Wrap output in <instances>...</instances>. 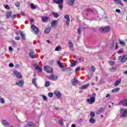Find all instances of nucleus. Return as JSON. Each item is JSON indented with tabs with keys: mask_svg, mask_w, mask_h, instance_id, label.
Masks as SVG:
<instances>
[{
	"mask_svg": "<svg viewBox=\"0 0 127 127\" xmlns=\"http://www.w3.org/2000/svg\"><path fill=\"white\" fill-rule=\"evenodd\" d=\"M120 90H121V88H120L119 87L116 88H114V89H113L112 90V93H117V92H119V91H120Z\"/></svg>",
	"mask_w": 127,
	"mask_h": 127,
	"instance_id": "72a5a7b5",
	"label": "nucleus"
},
{
	"mask_svg": "<svg viewBox=\"0 0 127 127\" xmlns=\"http://www.w3.org/2000/svg\"><path fill=\"white\" fill-rule=\"evenodd\" d=\"M116 11L118 12V13H121V10L120 9H116Z\"/></svg>",
	"mask_w": 127,
	"mask_h": 127,
	"instance_id": "052dcab7",
	"label": "nucleus"
},
{
	"mask_svg": "<svg viewBox=\"0 0 127 127\" xmlns=\"http://www.w3.org/2000/svg\"><path fill=\"white\" fill-rule=\"evenodd\" d=\"M119 42L122 46H126V43L125 42V41H122L121 39H119Z\"/></svg>",
	"mask_w": 127,
	"mask_h": 127,
	"instance_id": "c85d7f7f",
	"label": "nucleus"
},
{
	"mask_svg": "<svg viewBox=\"0 0 127 127\" xmlns=\"http://www.w3.org/2000/svg\"><path fill=\"white\" fill-rule=\"evenodd\" d=\"M54 94L56 96L58 99H60L62 96V94L60 93V91L56 90L54 92Z\"/></svg>",
	"mask_w": 127,
	"mask_h": 127,
	"instance_id": "9b49d317",
	"label": "nucleus"
},
{
	"mask_svg": "<svg viewBox=\"0 0 127 127\" xmlns=\"http://www.w3.org/2000/svg\"><path fill=\"white\" fill-rule=\"evenodd\" d=\"M96 100V98L95 97H91L90 99H87V102L88 104H92L95 103V100Z\"/></svg>",
	"mask_w": 127,
	"mask_h": 127,
	"instance_id": "9d476101",
	"label": "nucleus"
},
{
	"mask_svg": "<svg viewBox=\"0 0 127 127\" xmlns=\"http://www.w3.org/2000/svg\"><path fill=\"white\" fill-rule=\"evenodd\" d=\"M119 105L124 107H127V99H123L119 102Z\"/></svg>",
	"mask_w": 127,
	"mask_h": 127,
	"instance_id": "6e6552de",
	"label": "nucleus"
},
{
	"mask_svg": "<svg viewBox=\"0 0 127 127\" xmlns=\"http://www.w3.org/2000/svg\"><path fill=\"white\" fill-rule=\"evenodd\" d=\"M103 83H104V80H103V78H101L99 81V84L101 85V84H103Z\"/></svg>",
	"mask_w": 127,
	"mask_h": 127,
	"instance_id": "bf43d9fd",
	"label": "nucleus"
},
{
	"mask_svg": "<svg viewBox=\"0 0 127 127\" xmlns=\"http://www.w3.org/2000/svg\"><path fill=\"white\" fill-rule=\"evenodd\" d=\"M58 24V20H54L51 22V26L52 27H53V26H55V25H57Z\"/></svg>",
	"mask_w": 127,
	"mask_h": 127,
	"instance_id": "6ab92c4d",
	"label": "nucleus"
},
{
	"mask_svg": "<svg viewBox=\"0 0 127 127\" xmlns=\"http://www.w3.org/2000/svg\"><path fill=\"white\" fill-rule=\"evenodd\" d=\"M102 113H105V108L101 107L96 112V115H101Z\"/></svg>",
	"mask_w": 127,
	"mask_h": 127,
	"instance_id": "4468645a",
	"label": "nucleus"
},
{
	"mask_svg": "<svg viewBox=\"0 0 127 127\" xmlns=\"http://www.w3.org/2000/svg\"><path fill=\"white\" fill-rule=\"evenodd\" d=\"M80 69H81V67H80V66L77 67L75 69V73H77V72H78V71H79V70H80Z\"/></svg>",
	"mask_w": 127,
	"mask_h": 127,
	"instance_id": "603ef678",
	"label": "nucleus"
},
{
	"mask_svg": "<svg viewBox=\"0 0 127 127\" xmlns=\"http://www.w3.org/2000/svg\"><path fill=\"white\" fill-rule=\"evenodd\" d=\"M45 86V87H49V86H50V82L49 81L46 82Z\"/></svg>",
	"mask_w": 127,
	"mask_h": 127,
	"instance_id": "ea45409f",
	"label": "nucleus"
},
{
	"mask_svg": "<svg viewBox=\"0 0 127 127\" xmlns=\"http://www.w3.org/2000/svg\"><path fill=\"white\" fill-rule=\"evenodd\" d=\"M91 70L92 72H95L96 71V67L94 66H91Z\"/></svg>",
	"mask_w": 127,
	"mask_h": 127,
	"instance_id": "a19ab883",
	"label": "nucleus"
},
{
	"mask_svg": "<svg viewBox=\"0 0 127 127\" xmlns=\"http://www.w3.org/2000/svg\"><path fill=\"white\" fill-rule=\"evenodd\" d=\"M36 80L37 79L36 78H34L32 79V83L33 84V85H35V86L37 88L38 87V86H37V83H36Z\"/></svg>",
	"mask_w": 127,
	"mask_h": 127,
	"instance_id": "bb28decb",
	"label": "nucleus"
},
{
	"mask_svg": "<svg viewBox=\"0 0 127 127\" xmlns=\"http://www.w3.org/2000/svg\"><path fill=\"white\" fill-rule=\"evenodd\" d=\"M110 71L111 72H116L117 71V66H112L110 69Z\"/></svg>",
	"mask_w": 127,
	"mask_h": 127,
	"instance_id": "473e14b6",
	"label": "nucleus"
},
{
	"mask_svg": "<svg viewBox=\"0 0 127 127\" xmlns=\"http://www.w3.org/2000/svg\"><path fill=\"white\" fill-rule=\"evenodd\" d=\"M2 124L3 125V126H4V127H8V126H9L8 122H7L5 120L2 121Z\"/></svg>",
	"mask_w": 127,
	"mask_h": 127,
	"instance_id": "393cba45",
	"label": "nucleus"
},
{
	"mask_svg": "<svg viewBox=\"0 0 127 127\" xmlns=\"http://www.w3.org/2000/svg\"><path fill=\"white\" fill-rule=\"evenodd\" d=\"M52 14L56 18H58V17L60 16L59 14L54 12H52Z\"/></svg>",
	"mask_w": 127,
	"mask_h": 127,
	"instance_id": "f704fd0d",
	"label": "nucleus"
},
{
	"mask_svg": "<svg viewBox=\"0 0 127 127\" xmlns=\"http://www.w3.org/2000/svg\"><path fill=\"white\" fill-rule=\"evenodd\" d=\"M110 97H111V94H108L106 96V98H110Z\"/></svg>",
	"mask_w": 127,
	"mask_h": 127,
	"instance_id": "69168bd1",
	"label": "nucleus"
},
{
	"mask_svg": "<svg viewBox=\"0 0 127 127\" xmlns=\"http://www.w3.org/2000/svg\"><path fill=\"white\" fill-rule=\"evenodd\" d=\"M14 74L16 76L17 79H22V74L18 71L14 70Z\"/></svg>",
	"mask_w": 127,
	"mask_h": 127,
	"instance_id": "20e7f679",
	"label": "nucleus"
},
{
	"mask_svg": "<svg viewBox=\"0 0 127 127\" xmlns=\"http://www.w3.org/2000/svg\"><path fill=\"white\" fill-rule=\"evenodd\" d=\"M111 29V27L110 26H107L104 28H100L99 31L101 33H106V32H109Z\"/></svg>",
	"mask_w": 127,
	"mask_h": 127,
	"instance_id": "f257e3e1",
	"label": "nucleus"
},
{
	"mask_svg": "<svg viewBox=\"0 0 127 127\" xmlns=\"http://www.w3.org/2000/svg\"><path fill=\"white\" fill-rule=\"evenodd\" d=\"M90 117L91 118H94L95 117V112H91L90 113Z\"/></svg>",
	"mask_w": 127,
	"mask_h": 127,
	"instance_id": "79ce46f5",
	"label": "nucleus"
},
{
	"mask_svg": "<svg viewBox=\"0 0 127 127\" xmlns=\"http://www.w3.org/2000/svg\"><path fill=\"white\" fill-rule=\"evenodd\" d=\"M19 34H20L21 37L23 40H25V35H24L22 31H19Z\"/></svg>",
	"mask_w": 127,
	"mask_h": 127,
	"instance_id": "4be33fe9",
	"label": "nucleus"
},
{
	"mask_svg": "<svg viewBox=\"0 0 127 127\" xmlns=\"http://www.w3.org/2000/svg\"><path fill=\"white\" fill-rule=\"evenodd\" d=\"M30 6L32 9H35V8H36V6H35L33 3L30 4Z\"/></svg>",
	"mask_w": 127,
	"mask_h": 127,
	"instance_id": "4c0bfd02",
	"label": "nucleus"
},
{
	"mask_svg": "<svg viewBox=\"0 0 127 127\" xmlns=\"http://www.w3.org/2000/svg\"><path fill=\"white\" fill-rule=\"evenodd\" d=\"M85 11H86V12H93V11H94V10L91 9V8H86L85 9Z\"/></svg>",
	"mask_w": 127,
	"mask_h": 127,
	"instance_id": "2f4dec72",
	"label": "nucleus"
},
{
	"mask_svg": "<svg viewBox=\"0 0 127 127\" xmlns=\"http://www.w3.org/2000/svg\"><path fill=\"white\" fill-rule=\"evenodd\" d=\"M54 2L55 3H59V4H62L63 3L64 0H53Z\"/></svg>",
	"mask_w": 127,
	"mask_h": 127,
	"instance_id": "412c9836",
	"label": "nucleus"
},
{
	"mask_svg": "<svg viewBox=\"0 0 127 127\" xmlns=\"http://www.w3.org/2000/svg\"><path fill=\"white\" fill-rule=\"evenodd\" d=\"M9 51H12V50H13V49H12V47H9Z\"/></svg>",
	"mask_w": 127,
	"mask_h": 127,
	"instance_id": "338daca9",
	"label": "nucleus"
},
{
	"mask_svg": "<svg viewBox=\"0 0 127 127\" xmlns=\"http://www.w3.org/2000/svg\"><path fill=\"white\" fill-rule=\"evenodd\" d=\"M5 8H6V9H10V7L9 6V5L6 4L5 6Z\"/></svg>",
	"mask_w": 127,
	"mask_h": 127,
	"instance_id": "13d9d810",
	"label": "nucleus"
},
{
	"mask_svg": "<svg viewBox=\"0 0 127 127\" xmlns=\"http://www.w3.org/2000/svg\"><path fill=\"white\" fill-rule=\"evenodd\" d=\"M114 1L117 4H121L122 6H124V4L122 2V1L121 0H114Z\"/></svg>",
	"mask_w": 127,
	"mask_h": 127,
	"instance_id": "b1692460",
	"label": "nucleus"
},
{
	"mask_svg": "<svg viewBox=\"0 0 127 127\" xmlns=\"http://www.w3.org/2000/svg\"><path fill=\"white\" fill-rule=\"evenodd\" d=\"M81 27H79L77 29V33L78 34H81Z\"/></svg>",
	"mask_w": 127,
	"mask_h": 127,
	"instance_id": "c03bdc74",
	"label": "nucleus"
},
{
	"mask_svg": "<svg viewBox=\"0 0 127 127\" xmlns=\"http://www.w3.org/2000/svg\"><path fill=\"white\" fill-rule=\"evenodd\" d=\"M57 64L60 67V68H62V69H63L64 68V66L62 64V63H61V61L60 60L57 61Z\"/></svg>",
	"mask_w": 127,
	"mask_h": 127,
	"instance_id": "aec40b11",
	"label": "nucleus"
},
{
	"mask_svg": "<svg viewBox=\"0 0 127 127\" xmlns=\"http://www.w3.org/2000/svg\"><path fill=\"white\" fill-rule=\"evenodd\" d=\"M59 7L60 9H61V10L63 9V5L60 4L59 5Z\"/></svg>",
	"mask_w": 127,
	"mask_h": 127,
	"instance_id": "4d7b16f0",
	"label": "nucleus"
},
{
	"mask_svg": "<svg viewBox=\"0 0 127 127\" xmlns=\"http://www.w3.org/2000/svg\"><path fill=\"white\" fill-rule=\"evenodd\" d=\"M15 5L17 6V7H19V6L20 5V3L19 2H15Z\"/></svg>",
	"mask_w": 127,
	"mask_h": 127,
	"instance_id": "a18cd8bd",
	"label": "nucleus"
},
{
	"mask_svg": "<svg viewBox=\"0 0 127 127\" xmlns=\"http://www.w3.org/2000/svg\"><path fill=\"white\" fill-rule=\"evenodd\" d=\"M35 70H38L39 72H40V73L42 72V68L39 66V65H37L35 67Z\"/></svg>",
	"mask_w": 127,
	"mask_h": 127,
	"instance_id": "7c9ffc66",
	"label": "nucleus"
},
{
	"mask_svg": "<svg viewBox=\"0 0 127 127\" xmlns=\"http://www.w3.org/2000/svg\"><path fill=\"white\" fill-rule=\"evenodd\" d=\"M12 45H13L14 47H15V46L17 45V44H16V43L15 41H13L12 43Z\"/></svg>",
	"mask_w": 127,
	"mask_h": 127,
	"instance_id": "864d4df0",
	"label": "nucleus"
},
{
	"mask_svg": "<svg viewBox=\"0 0 127 127\" xmlns=\"http://www.w3.org/2000/svg\"><path fill=\"white\" fill-rule=\"evenodd\" d=\"M51 31V27H49L45 29V30L44 31V33H45V34H48V33H50Z\"/></svg>",
	"mask_w": 127,
	"mask_h": 127,
	"instance_id": "f3484780",
	"label": "nucleus"
},
{
	"mask_svg": "<svg viewBox=\"0 0 127 127\" xmlns=\"http://www.w3.org/2000/svg\"><path fill=\"white\" fill-rule=\"evenodd\" d=\"M68 45L70 48H72V47H73V43L71 42H69Z\"/></svg>",
	"mask_w": 127,
	"mask_h": 127,
	"instance_id": "49530a36",
	"label": "nucleus"
},
{
	"mask_svg": "<svg viewBox=\"0 0 127 127\" xmlns=\"http://www.w3.org/2000/svg\"><path fill=\"white\" fill-rule=\"evenodd\" d=\"M60 49H62V47H61V46H58L56 47L55 49V51H59Z\"/></svg>",
	"mask_w": 127,
	"mask_h": 127,
	"instance_id": "58836bf2",
	"label": "nucleus"
},
{
	"mask_svg": "<svg viewBox=\"0 0 127 127\" xmlns=\"http://www.w3.org/2000/svg\"><path fill=\"white\" fill-rule=\"evenodd\" d=\"M89 86H90L89 84H86L80 87V89H82V90H86V89H87Z\"/></svg>",
	"mask_w": 127,
	"mask_h": 127,
	"instance_id": "a878e982",
	"label": "nucleus"
},
{
	"mask_svg": "<svg viewBox=\"0 0 127 127\" xmlns=\"http://www.w3.org/2000/svg\"><path fill=\"white\" fill-rule=\"evenodd\" d=\"M15 40H19L20 39V37L17 36L15 37Z\"/></svg>",
	"mask_w": 127,
	"mask_h": 127,
	"instance_id": "e2e57ef3",
	"label": "nucleus"
},
{
	"mask_svg": "<svg viewBox=\"0 0 127 127\" xmlns=\"http://www.w3.org/2000/svg\"><path fill=\"white\" fill-rule=\"evenodd\" d=\"M0 103L1 104H4V99L3 98H0Z\"/></svg>",
	"mask_w": 127,
	"mask_h": 127,
	"instance_id": "8fccbe9b",
	"label": "nucleus"
},
{
	"mask_svg": "<svg viewBox=\"0 0 127 127\" xmlns=\"http://www.w3.org/2000/svg\"><path fill=\"white\" fill-rule=\"evenodd\" d=\"M23 84H24V81L22 80H20L18 82H16L15 83V85L19 87H22V86H23Z\"/></svg>",
	"mask_w": 127,
	"mask_h": 127,
	"instance_id": "f8f14e48",
	"label": "nucleus"
},
{
	"mask_svg": "<svg viewBox=\"0 0 127 127\" xmlns=\"http://www.w3.org/2000/svg\"><path fill=\"white\" fill-rule=\"evenodd\" d=\"M64 18L66 19V23L67 26H69V23H70V17L69 16V15L65 14L64 15Z\"/></svg>",
	"mask_w": 127,
	"mask_h": 127,
	"instance_id": "ddd939ff",
	"label": "nucleus"
},
{
	"mask_svg": "<svg viewBox=\"0 0 127 127\" xmlns=\"http://www.w3.org/2000/svg\"><path fill=\"white\" fill-rule=\"evenodd\" d=\"M78 84V79H77V78H74L73 79V81H72V85L73 86H75V85Z\"/></svg>",
	"mask_w": 127,
	"mask_h": 127,
	"instance_id": "c756f323",
	"label": "nucleus"
},
{
	"mask_svg": "<svg viewBox=\"0 0 127 127\" xmlns=\"http://www.w3.org/2000/svg\"><path fill=\"white\" fill-rule=\"evenodd\" d=\"M48 96H49V97H50V98H52V97H53V93L49 92L48 93Z\"/></svg>",
	"mask_w": 127,
	"mask_h": 127,
	"instance_id": "de8ad7c7",
	"label": "nucleus"
},
{
	"mask_svg": "<svg viewBox=\"0 0 127 127\" xmlns=\"http://www.w3.org/2000/svg\"><path fill=\"white\" fill-rule=\"evenodd\" d=\"M119 48V45H118V43H116L115 49L117 50Z\"/></svg>",
	"mask_w": 127,
	"mask_h": 127,
	"instance_id": "0e129e2a",
	"label": "nucleus"
},
{
	"mask_svg": "<svg viewBox=\"0 0 127 127\" xmlns=\"http://www.w3.org/2000/svg\"><path fill=\"white\" fill-rule=\"evenodd\" d=\"M9 67H11V68H13V67H14V64H13L12 63H11L9 64Z\"/></svg>",
	"mask_w": 127,
	"mask_h": 127,
	"instance_id": "5fc2aeb1",
	"label": "nucleus"
},
{
	"mask_svg": "<svg viewBox=\"0 0 127 127\" xmlns=\"http://www.w3.org/2000/svg\"><path fill=\"white\" fill-rule=\"evenodd\" d=\"M15 67L16 68H19V64H16Z\"/></svg>",
	"mask_w": 127,
	"mask_h": 127,
	"instance_id": "774afa93",
	"label": "nucleus"
},
{
	"mask_svg": "<svg viewBox=\"0 0 127 127\" xmlns=\"http://www.w3.org/2000/svg\"><path fill=\"white\" fill-rule=\"evenodd\" d=\"M122 82V78H119L114 84V86L116 87L117 86H119V84H121Z\"/></svg>",
	"mask_w": 127,
	"mask_h": 127,
	"instance_id": "dca6fc26",
	"label": "nucleus"
},
{
	"mask_svg": "<svg viewBox=\"0 0 127 127\" xmlns=\"http://www.w3.org/2000/svg\"><path fill=\"white\" fill-rule=\"evenodd\" d=\"M31 28L35 32V34H38L39 33V29L35 25H31Z\"/></svg>",
	"mask_w": 127,
	"mask_h": 127,
	"instance_id": "0eeeda50",
	"label": "nucleus"
},
{
	"mask_svg": "<svg viewBox=\"0 0 127 127\" xmlns=\"http://www.w3.org/2000/svg\"><path fill=\"white\" fill-rule=\"evenodd\" d=\"M35 127V125H34V123H33V122H28L27 124V126L26 127Z\"/></svg>",
	"mask_w": 127,
	"mask_h": 127,
	"instance_id": "a211bd4d",
	"label": "nucleus"
},
{
	"mask_svg": "<svg viewBox=\"0 0 127 127\" xmlns=\"http://www.w3.org/2000/svg\"><path fill=\"white\" fill-rule=\"evenodd\" d=\"M44 68L45 71L47 72V73H53V68H52V67L51 66L44 65Z\"/></svg>",
	"mask_w": 127,
	"mask_h": 127,
	"instance_id": "7ed1b4c3",
	"label": "nucleus"
},
{
	"mask_svg": "<svg viewBox=\"0 0 127 127\" xmlns=\"http://www.w3.org/2000/svg\"><path fill=\"white\" fill-rule=\"evenodd\" d=\"M10 17L11 18L14 19L15 18V14L11 15Z\"/></svg>",
	"mask_w": 127,
	"mask_h": 127,
	"instance_id": "680f3d73",
	"label": "nucleus"
},
{
	"mask_svg": "<svg viewBox=\"0 0 127 127\" xmlns=\"http://www.w3.org/2000/svg\"><path fill=\"white\" fill-rule=\"evenodd\" d=\"M121 118H126L127 115V109H124L122 108L120 111Z\"/></svg>",
	"mask_w": 127,
	"mask_h": 127,
	"instance_id": "f03ea898",
	"label": "nucleus"
},
{
	"mask_svg": "<svg viewBox=\"0 0 127 127\" xmlns=\"http://www.w3.org/2000/svg\"><path fill=\"white\" fill-rule=\"evenodd\" d=\"M75 2V0H68V4L71 5V6L74 5Z\"/></svg>",
	"mask_w": 127,
	"mask_h": 127,
	"instance_id": "cd10ccee",
	"label": "nucleus"
},
{
	"mask_svg": "<svg viewBox=\"0 0 127 127\" xmlns=\"http://www.w3.org/2000/svg\"><path fill=\"white\" fill-rule=\"evenodd\" d=\"M89 122L91 124H95L96 123V121L94 120V118H90L89 119Z\"/></svg>",
	"mask_w": 127,
	"mask_h": 127,
	"instance_id": "c9c22d12",
	"label": "nucleus"
},
{
	"mask_svg": "<svg viewBox=\"0 0 127 127\" xmlns=\"http://www.w3.org/2000/svg\"><path fill=\"white\" fill-rule=\"evenodd\" d=\"M43 99L44 101H47V97L44 95H42Z\"/></svg>",
	"mask_w": 127,
	"mask_h": 127,
	"instance_id": "3c124183",
	"label": "nucleus"
},
{
	"mask_svg": "<svg viewBox=\"0 0 127 127\" xmlns=\"http://www.w3.org/2000/svg\"><path fill=\"white\" fill-rule=\"evenodd\" d=\"M29 56L31 59H34L35 58V53H34L33 50H30Z\"/></svg>",
	"mask_w": 127,
	"mask_h": 127,
	"instance_id": "423d86ee",
	"label": "nucleus"
},
{
	"mask_svg": "<svg viewBox=\"0 0 127 127\" xmlns=\"http://www.w3.org/2000/svg\"><path fill=\"white\" fill-rule=\"evenodd\" d=\"M124 51L125 50H124V49H121L118 51V53H123Z\"/></svg>",
	"mask_w": 127,
	"mask_h": 127,
	"instance_id": "37998d69",
	"label": "nucleus"
},
{
	"mask_svg": "<svg viewBox=\"0 0 127 127\" xmlns=\"http://www.w3.org/2000/svg\"><path fill=\"white\" fill-rule=\"evenodd\" d=\"M41 18L42 21H43V22H47V21H48L49 19H50V18H49V17H48V16H43L41 17Z\"/></svg>",
	"mask_w": 127,
	"mask_h": 127,
	"instance_id": "2eb2a0df",
	"label": "nucleus"
},
{
	"mask_svg": "<svg viewBox=\"0 0 127 127\" xmlns=\"http://www.w3.org/2000/svg\"><path fill=\"white\" fill-rule=\"evenodd\" d=\"M59 123L60 124V125L61 126H64V123H63V121L62 120H60L59 121Z\"/></svg>",
	"mask_w": 127,
	"mask_h": 127,
	"instance_id": "09e8293b",
	"label": "nucleus"
},
{
	"mask_svg": "<svg viewBox=\"0 0 127 127\" xmlns=\"http://www.w3.org/2000/svg\"><path fill=\"white\" fill-rule=\"evenodd\" d=\"M66 71V72H70V71H72V68H71L70 67H68L65 68V69H63V71Z\"/></svg>",
	"mask_w": 127,
	"mask_h": 127,
	"instance_id": "e433bc0d",
	"label": "nucleus"
},
{
	"mask_svg": "<svg viewBox=\"0 0 127 127\" xmlns=\"http://www.w3.org/2000/svg\"><path fill=\"white\" fill-rule=\"evenodd\" d=\"M48 79L49 80H52L53 81H57V79H58V76L57 75H55L52 74L51 76H49L48 77Z\"/></svg>",
	"mask_w": 127,
	"mask_h": 127,
	"instance_id": "1a4fd4ad",
	"label": "nucleus"
},
{
	"mask_svg": "<svg viewBox=\"0 0 127 127\" xmlns=\"http://www.w3.org/2000/svg\"><path fill=\"white\" fill-rule=\"evenodd\" d=\"M109 63V64H110V65L111 66H113V65H114V64H115V63H114V62L113 61H110Z\"/></svg>",
	"mask_w": 127,
	"mask_h": 127,
	"instance_id": "6e6d98bb",
	"label": "nucleus"
},
{
	"mask_svg": "<svg viewBox=\"0 0 127 127\" xmlns=\"http://www.w3.org/2000/svg\"><path fill=\"white\" fill-rule=\"evenodd\" d=\"M12 13V12H11V11H9L6 13V18L7 19H8V18L10 17Z\"/></svg>",
	"mask_w": 127,
	"mask_h": 127,
	"instance_id": "5701e85b",
	"label": "nucleus"
},
{
	"mask_svg": "<svg viewBox=\"0 0 127 127\" xmlns=\"http://www.w3.org/2000/svg\"><path fill=\"white\" fill-rule=\"evenodd\" d=\"M118 58L119 60H121V63H125V62L127 60V55H125L123 57L122 56H119Z\"/></svg>",
	"mask_w": 127,
	"mask_h": 127,
	"instance_id": "39448f33",
	"label": "nucleus"
}]
</instances>
